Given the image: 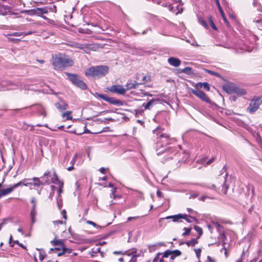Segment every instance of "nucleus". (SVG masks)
Instances as JSON below:
<instances>
[{
	"mask_svg": "<svg viewBox=\"0 0 262 262\" xmlns=\"http://www.w3.org/2000/svg\"><path fill=\"white\" fill-rule=\"evenodd\" d=\"M191 92L193 94L197 96L202 100L208 103H211V100H210L209 98L204 92L200 91L199 90L194 89H191Z\"/></svg>",
	"mask_w": 262,
	"mask_h": 262,
	"instance_id": "9",
	"label": "nucleus"
},
{
	"mask_svg": "<svg viewBox=\"0 0 262 262\" xmlns=\"http://www.w3.org/2000/svg\"><path fill=\"white\" fill-rule=\"evenodd\" d=\"M208 19L209 20V23H210V26H211V27L212 28V29L214 30H217V28L216 27V26H215V24L213 22V19L211 17V16L210 15H209L208 16Z\"/></svg>",
	"mask_w": 262,
	"mask_h": 262,
	"instance_id": "28",
	"label": "nucleus"
},
{
	"mask_svg": "<svg viewBox=\"0 0 262 262\" xmlns=\"http://www.w3.org/2000/svg\"><path fill=\"white\" fill-rule=\"evenodd\" d=\"M31 181V179H24L23 180H22L21 181H20V182H18L16 184H13V188H14L15 189L20 186H24V184H25V182L26 181Z\"/></svg>",
	"mask_w": 262,
	"mask_h": 262,
	"instance_id": "22",
	"label": "nucleus"
},
{
	"mask_svg": "<svg viewBox=\"0 0 262 262\" xmlns=\"http://www.w3.org/2000/svg\"><path fill=\"white\" fill-rule=\"evenodd\" d=\"M86 223L88 224H90V225H92L94 227H96V228H98V229L101 228V227L99 225H97L96 223H95L94 222H93L92 221H86Z\"/></svg>",
	"mask_w": 262,
	"mask_h": 262,
	"instance_id": "39",
	"label": "nucleus"
},
{
	"mask_svg": "<svg viewBox=\"0 0 262 262\" xmlns=\"http://www.w3.org/2000/svg\"><path fill=\"white\" fill-rule=\"evenodd\" d=\"M206 72L210 74H211V75H215L217 77H219L220 76V74L217 73H216V72H214L213 71H210V70H205Z\"/></svg>",
	"mask_w": 262,
	"mask_h": 262,
	"instance_id": "45",
	"label": "nucleus"
},
{
	"mask_svg": "<svg viewBox=\"0 0 262 262\" xmlns=\"http://www.w3.org/2000/svg\"><path fill=\"white\" fill-rule=\"evenodd\" d=\"M51 188H52V192L50 193V195H49V198L52 199L53 196V195H54V188H55V186L52 185L51 186Z\"/></svg>",
	"mask_w": 262,
	"mask_h": 262,
	"instance_id": "49",
	"label": "nucleus"
},
{
	"mask_svg": "<svg viewBox=\"0 0 262 262\" xmlns=\"http://www.w3.org/2000/svg\"><path fill=\"white\" fill-rule=\"evenodd\" d=\"M95 75L96 77L104 76L108 72V67L106 66H99L95 67Z\"/></svg>",
	"mask_w": 262,
	"mask_h": 262,
	"instance_id": "8",
	"label": "nucleus"
},
{
	"mask_svg": "<svg viewBox=\"0 0 262 262\" xmlns=\"http://www.w3.org/2000/svg\"><path fill=\"white\" fill-rule=\"evenodd\" d=\"M224 90L228 94L235 93L238 95L242 96L246 94V92L244 89H240L234 83H229L223 86Z\"/></svg>",
	"mask_w": 262,
	"mask_h": 262,
	"instance_id": "3",
	"label": "nucleus"
},
{
	"mask_svg": "<svg viewBox=\"0 0 262 262\" xmlns=\"http://www.w3.org/2000/svg\"><path fill=\"white\" fill-rule=\"evenodd\" d=\"M107 89L111 92L123 95L125 93V88L121 85H113L108 87Z\"/></svg>",
	"mask_w": 262,
	"mask_h": 262,
	"instance_id": "10",
	"label": "nucleus"
},
{
	"mask_svg": "<svg viewBox=\"0 0 262 262\" xmlns=\"http://www.w3.org/2000/svg\"><path fill=\"white\" fill-rule=\"evenodd\" d=\"M71 113V111H68L63 113L62 114V116L64 118H66L67 120H71L72 119V117L70 116Z\"/></svg>",
	"mask_w": 262,
	"mask_h": 262,
	"instance_id": "30",
	"label": "nucleus"
},
{
	"mask_svg": "<svg viewBox=\"0 0 262 262\" xmlns=\"http://www.w3.org/2000/svg\"><path fill=\"white\" fill-rule=\"evenodd\" d=\"M195 87L197 89V90L202 88H203V83L199 82V83H196L195 85Z\"/></svg>",
	"mask_w": 262,
	"mask_h": 262,
	"instance_id": "51",
	"label": "nucleus"
},
{
	"mask_svg": "<svg viewBox=\"0 0 262 262\" xmlns=\"http://www.w3.org/2000/svg\"><path fill=\"white\" fill-rule=\"evenodd\" d=\"M177 153L176 149L174 147H169L165 148L164 150L160 151L157 153L158 155L160 154H164L165 157H168L167 159H172L173 156L175 155Z\"/></svg>",
	"mask_w": 262,
	"mask_h": 262,
	"instance_id": "11",
	"label": "nucleus"
},
{
	"mask_svg": "<svg viewBox=\"0 0 262 262\" xmlns=\"http://www.w3.org/2000/svg\"><path fill=\"white\" fill-rule=\"evenodd\" d=\"M199 22L203 26H204L205 28H207L208 27V26H207V24L206 22V21L205 20H204L202 18H199Z\"/></svg>",
	"mask_w": 262,
	"mask_h": 262,
	"instance_id": "38",
	"label": "nucleus"
},
{
	"mask_svg": "<svg viewBox=\"0 0 262 262\" xmlns=\"http://www.w3.org/2000/svg\"><path fill=\"white\" fill-rule=\"evenodd\" d=\"M85 75L87 77H96L95 75V67H92L88 69L85 72Z\"/></svg>",
	"mask_w": 262,
	"mask_h": 262,
	"instance_id": "15",
	"label": "nucleus"
},
{
	"mask_svg": "<svg viewBox=\"0 0 262 262\" xmlns=\"http://www.w3.org/2000/svg\"><path fill=\"white\" fill-rule=\"evenodd\" d=\"M51 243L54 246H60L61 248L64 246L63 241L61 239L52 241Z\"/></svg>",
	"mask_w": 262,
	"mask_h": 262,
	"instance_id": "23",
	"label": "nucleus"
},
{
	"mask_svg": "<svg viewBox=\"0 0 262 262\" xmlns=\"http://www.w3.org/2000/svg\"><path fill=\"white\" fill-rule=\"evenodd\" d=\"M198 195H199V193H194L191 194H190V196H189V199H194V198H196Z\"/></svg>",
	"mask_w": 262,
	"mask_h": 262,
	"instance_id": "57",
	"label": "nucleus"
},
{
	"mask_svg": "<svg viewBox=\"0 0 262 262\" xmlns=\"http://www.w3.org/2000/svg\"><path fill=\"white\" fill-rule=\"evenodd\" d=\"M188 217H190V216L186 214H178L174 215L167 216L163 218H161L159 220V222H161V221L162 220L172 219V221L174 222H180L182 221V219H185L187 222L191 223V221L188 218ZM190 217H191L190 216Z\"/></svg>",
	"mask_w": 262,
	"mask_h": 262,
	"instance_id": "5",
	"label": "nucleus"
},
{
	"mask_svg": "<svg viewBox=\"0 0 262 262\" xmlns=\"http://www.w3.org/2000/svg\"><path fill=\"white\" fill-rule=\"evenodd\" d=\"M223 20H224V22L226 24V25H227V26H229V22L228 21V20H227V18H226V17L225 15L223 16Z\"/></svg>",
	"mask_w": 262,
	"mask_h": 262,
	"instance_id": "62",
	"label": "nucleus"
},
{
	"mask_svg": "<svg viewBox=\"0 0 262 262\" xmlns=\"http://www.w3.org/2000/svg\"><path fill=\"white\" fill-rule=\"evenodd\" d=\"M194 251H195L196 256L198 259H199V262H201L200 260V258L201 253V251H202L201 249H200V248L195 249Z\"/></svg>",
	"mask_w": 262,
	"mask_h": 262,
	"instance_id": "34",
	"label": "nucleus"
},
{
	"mask_svg": "<svg viewBox=\"0 0 262 262\" xmlns=\"http://www.w3.org/2000/svg\"><path fill=\"white\" fill-rule=\"evenodd\" d=\"M215 160V157H212L211 158L210 160H209L207 162H206V165H208L209 164H210L211 163H212Z\"/></svg>",
	"mask_w": 262,
	"mask_h": 262,
	"instance_id": "56",
	"label": "nucleus"
},
{
	"mask_svg": "<svg viewBox=\"0 0 262 262\" xmlns=\"http://www.w3.org/2000/svg\"><path fill=\"white\" fill-rule=\"evenodd\" d=\"M39 16L42 17L45 20L48 19V18L46 16L43 15V14H47L48 13L47 7H45L43 8H39Z\"/></svg>",
	"mask_w": 262,
	"mask_h": 262,
	"instance_id": "18",
	"label": "nucleus"
},
{
	"mask_svg": "<svg viewBox=\"0 0 262 262\" xmlns=\"http://www.w3.org/2000/svg\"><path fill=\"white\" fill-rule=\"evenodd\" d=\"M199 185L201 186H203V187H207L209 188H210V189H215V185L213 184L211 185V186H206L205 185H201V184H200Z\"/></svg>",
	"mask_w": 262,
	"mask_h": 262,
	"instance_id": "54",
	"label": "nucleus"
},
{
	"mask_svg": "<svg viewBox=\"0 0 262 262\" xmlns=\"http://www.w3.org/2000/svg\"><path fill=\"white\" fill-rule=\"evenodd\" d=\"M25 13L30 15H36L39 16V8H36L33 9L26 10Z\"/></svg>",
	"mask_w": 262,
	"mask_h": 262,
	"instance_id": "17",
	"label": "nucleus"
},
{
	"mask_svg": "<svg viewBox=\"0 0 262 262\" xmlns=\"http://www.w3.org/2000/svg\"><path fill=\"white\" fill-rule=\"evenodd\" d=\"M168 62L171 66L174 67H179L181 63V61L179 59L173 57L169 58L168 59Z\"/></svg>",
	"mask_w": 262,
	"mask_h": 262,
	"instance_id": "13",
	"label": "nucleus"
},
{
	"mask_svg": "<svg viewBox=\"0 0 262 262\" xmlns=\"http://www.w3.org/2000/svg\"><path fill=\"white\" fill-rule=\"evenodd\" d=\"M181 254V252L179 250H175L172 251V255L170 257L171 259H173L174 257L180 256Z\"/></svg>",
	"mask_w": 262,
	"mask_h": 262,
	"instance_id": "26",
	"label": "nucleus"
},
{
	"mask_svg": "<svg viewBox=\"0 0 262 262\" xmlns=\"http://www.w3.org/2000/svg\"><path fill=\"white\" fill-rule=\"evenodd\" d=\"M181 72L187 74H192V70L191 68L189 67H186L184 69H182L181 70Z\"/></svg>",
	"mask_w": 262,
	"mask_h": 262,
	"instance_id": "27",
	"label": "nucleus"
},
{
	"mask_svg": "<svg viewBox=\"0 0 262 262\" xmlns=\"http://www.w3.org/2000/svg\"><path fill=\"white\" fill-rule=\"evenodd\" d=\"M74 61L65 55L59 54L54 58L53 65L55 70H62L66 67L72 66Z\"/></svg>",
	"mask_w": 262,
	"mask_h": 262,
	"instance_id": "2",
	"label": "nucleus"
},
{
	"mask_svg": "<svg viewBox=\"0 0 262 262\" xmlns=\"http://www.w3.org/2000/svg\"><path fill=\"white\" fill-rule=\"evenodd\" d=\"M160 255V253L158 254L156 257L154 258L153 262H157L159 259V256Z\"/></svg>",
	"mask_w": 262,
	"mask_h": 262,
	"instance_id": "61",
	"label": "nucleus"
},
{
	"mask_svg": "<svg viewBox=\"0 0 262 262\" xmlns=\"http://www.w3.org/2000/svg\"><path fill=\"white\" fill-rule=\"evenodd\" d=\"M139 217V216H134V217L130 216V217H128L127 218V221H132L133 220H136V219H138Z\"/></svg>",
	"mask_w": 262,
	"mask_h": 262,
	"instance_id": "59",
	"label": "nucleus"
},
{
	"mask_svg": "<svg viewBox=\"0 0 262 262\" xmlns=\"http://www.w3.org/2000/svg\"><path fill=\"white\" fill-rule=\"evenodd\" d=\"M61 215H62V217L63 219H64L65 220H67V212H66V210L65 209H63L62 211H61Z\"/></svg>",
	"mask_w": 262,
	"mask_h": 262,
	"instance_id": "48",
	"label": "nucleus"
},
{
	"mask_svg": "<svg viewBox=\"0 0 262 262\" xmlns=\"http://www.w3.org/2000/svg\"><path fill=\"white\" fill-rule=\"evenodd\" d=\"M66 74L68 76V78L72 82V83L77 87L82 90L86 89L87 85L86 83L83 81L81 80L77 75L69 73H66Z\"/></svg>",
	"mask_w": 262,
	"mask_h": 262,
	"instance_id": "4",
	"label": "nucleus"
},
{
	"mask_svg": "<svg viewBox=\"0 0 262 262\" xmlns=\"http://www.w3.org/2000/svg\"><path fill=\"white\" fill-rule=\"evenodd\" d=\"M116 189V188L115 187V188H113V189L112 190L111 195H113V196L114 199L116 197V195H115Z\"/></svg>",
	"mask_w": 262,
	"mask_h": 262,
	"instance_id": "60",
	"label": "nucleus"
},
{
	"mask_svg": "<svg viewBox=\"0 0 262 262\" xmlns=\"http://www.w3.org/2000/svg\"><path fill=\"white\" fill-rule=\"evenodd\" d=\"M213 224L214 227H215L219 231H220V232L222 231L223 227L219 223L214 222L213 223Z\"/></svg>",
	"mask_w": 262,
	"mask_h": 262,
	"instance_id": "33",
	"label": "nucleus"
},
{
	"mask_svg": "<svg viewBox=\"0 0 262 262\" xmlns=\"http://www.w3.org/2000/svg\"><path fill=\"white\" fill-rule=\"evenodd\" d=\"M261 102V100L259 98L252 99L250 103L248 110L250 113H253L258 110Z\"/></svg>",
	"mask_w": 262,
	"mask_h": 262,
	"instance_id": "7",
	"label": "nucleus"
},
{
	"mask_svg": "<svg viewBox=\"0 0 262 262\" xmlns=\"http://www.w3.org/2000/svg\"><path fill=\"white\" fill-rule=\"evenodd\" d=\"M31 181L25 182L24 186H29L33 185L34 187H38L45 183H49V179L48 178H47V179L45 180L44 183L40 180V178L37 177H34L32 179H31Z\"/></svg>",
	"mask_w": 262,
	"mask_h": 262,
	"instance_id": "6",
	"label": "nucleus"
},
{
	"mask_svg": "<svg viewBox=\"0 0 262 262\" xmlns=\"http://www.w3.org/2000/svg\"><path fill=\"white\" fill-rule=\"evenodd\" d=\"M207 198H208V199H211V198L209 197V196H207V195H203V196H201V197L199 199V200H200V201H203V202H204V201H205V200H206Z\"/></svg>",
	"mask_w": 262,
	"mask_h": 262,
	"instance_id": "53",
	"label": "nucleus"
},
{
	"mask_svg": "<svg viewBox=\"0 0 262 262\" xmlns=\"http://www.w3.org/2000/svg\"><path fill=\"white\" fill-rule=\"evenodd\" d=\"M37 215L36 210V209H31V211L30 212V216L31 218V221L32 223H34L35 222V217Z\"/></svg>",
	"mask_w": 262,
	"mask_h": 262,
	"instance_id": "24",
	"label": "nucleus"
},
{
	"mask_svg": "<svg viewBox=\"0 0 262 262\" xmlns=\"http://www.w3.org/2000/svg\"><path fill=\"white\" fill-rule=\"evenodd\" d=\"M51 172L49 170L46 171L44 174L43 176L41 177V178H46V177L50 176V177Z\"/></svg>",
	"mask_w": 262,
	"mask_h": 262,
	"instance_id": "52",
	"label": "nucleus"
},
{
	"mask_svg": "<svg viewBox=\"0 0 262 262\" xmlns=\"http://www.w3.org/2000/svg\"><path fill=\"white\" fill-rule=\"evenodd\" d=\"M137 261V256L136 255H133L132 256L131 259L128 261V262H136Z\"/></svg>",
	"mask_w": 262,
	"mask_h": 262,
	"instance_id": "50",
	"label": "nucleus"
},
{
	"mask_svg": "<svg viewBox=\"0 0 262 262\" xmlns=\"http://www.w3.org/2000/svg\"><path fill=\"white\" fill-rule=\"evenodd\" d=\"M14 189L15 188H13V185H12L7 188L0 189V198L10 194L14 190Z\"/></svg>",
	"mask_w": 262,
	"mask_h": 262,
	"instance_id": "14",
	"label": "nucleus"
},
{
	"mask_svg": "<svg viewBox=\"0 0 262 262\" xmlns=\"http://www.w3.org/2000/svg\"><path fill=\"white\" fill-rule=\"evenodd\" d=\"M255 23H257V27L261 30H262V23L260 20H257L254 21Z\"/></svg>",
	"mask_w": 262,
	"mask_h": 262,
	"instance_id": "47",
	"label": "nucleus"
},
{
	"mask_svg": "<svg viewBox=\"0 0 262 262\" xmlns=\"http://www.w3.org/2000/svg\"><path fill=\"white\" fill-rule=\"evenodd\" d=\"M99 171L102 173H105V169L104 167H101L100 168Z\"/></svg>",
	"mask_w": 262,
	"mask_h": 262,
	"instance_id": "64",
	"label": "nucleus"
},
{
	"mask_svg": "<svg viewBox=\"0 0 262 262\" xmlns=\"http://www.w3.org/2000/svg\"><path fill=\"white\" fill-rule=\"evenodd\" d=\"M62 249L65 254L67 253L70 254L71 253V251H72L71 249L66 248L64 247V246L62 247Z\"/></svg>",
	"mask_w": 262,
	"mask_h": 262,
	"instance_id": "44",
	"label": "nucleus"
},
{
	"mask_svg": "<svg viewBox=\"0 0 262 262\" xmlns=\"http://www.w3.org/2000/svg\"><path fill=\"white\" fill-rule=\"evenodd\" d=\"M96 95L99 98H101L102 99L106 101V102H107L108 100L109 97H108L106 95H102V94H98V93H96Z\"/></svg>",
	"mask_w": 262,
	"mask_h": 262,
	"instance_id": "31",
	"label": "nucleus"
},
{
	"mask_svg": "<svg viewBox=\"0 0 262 262\" xmlns=\"http://www.w3.org/2000/svg\"><path fill=\"white\" fill-rule=\"evenodd\" d=\"M78 156V154H76L74 156V157H73V159H72V161H71V163L73 165L75 163V162H76V160H77V159Z\"/></svg>",
	"mask_w": 262,
	"mask_h": 262,
	"instance_id": "46",
	"label": "nucleus"
},
{
	"mask_svg": "<svg viewBox=\"0 0 262 262\" xmlns=\"http://www.w3.org/2000/svg\"><path fill=\"white\" fill-rule=\"evenodd\" d=\"M198 241L197 239L193 238L190 241L187 242L186 243V244L188 246H195V244H198Z\"/></svg>",
	"mask_w": 262,
	"mask_h": 262,
	"instance_id": "29",
	"label": "nucleus"
},
{
	"mask_svg": "<svg viewBox=\"0 0 262 262\" xmlns=\"http://www.w3.org/2000/svg\"><path fill=\"white\" fill-rule=\"evenodd\" d=\"M169 255H172V251L167 250L164 253L163 257H168Z\"/></svg>",
	"mask_w": 262,
	"mask_h": 262,
	"instance_id": "40",
	"label": "nucleus"
},
{
	"mask_svg": "<svg viewBox=\"0 0 262 262\" xmlns=\"http://www.w3.org/2000/svg\"><path fill=\"white\" fill-rule=\"evenodd\" d=\"M54 176L55 177V179H54L53 178L52 179V182L53 183L57 184L59 185V189L58 190V197H60V193L62 192V187L63 186V183L59 182V181L58 179L57 176L55 172L54 173Z\"/></svg>",
	"mask_w": 262,
	"mask_h": 262,
	"instance_id": "12",
	"label": "nucleus"
},
{
	"mask_svg": "<svg viewBox=\"0 0 262 262\" xmlns=\"http://www.w3.org/2000/svg\"><path fill=\"white\" fill-rule=\"evenodd\" d=\"M57 204L59 209H61L62 206V200L61 197L57 198Z\"/></svg>",
	"mask_w": 262,
	"mask_h": 262,
	"instance_id": "32",
	"label": "nucleus"
},
{
	"mask_svg": "<svg viewBox=\"0 0 262 262\" xmlns=\"http://www.w3.org/2000/svg\"><path fill=\"white\" fill-rule=\"evenodd\" d=\"M39 251V257L40 261H42L47 256L45 252L42 250L37 249Z\"/></svg>",
	"mask_w": 262,
	"mask_h": 262,
	"instance_id": "25",
	"label": "nucleus"
},
{
	"mask_svg": "<svg viewBox=\"0 0 262 262\" xmlns=\"http://www.w3.org/2000/svg\"><path fill=\"white\" fill-rule=\"evenodd\" d=\"M56 107L60 110H66L68 107V104L64 102H61V103H56L55 104Z\"/></svg>",
	"mask_w": 262,
	"mask_h": 262,
	"instance_id": "20",
	"label": "nucleus"
},
{
	"mask_svg": "<svg viewBox=\"0 0 262 262\" xmlns=\"http://www.w3.org/2000/svg\"><path fill=\"white\" fill-rule=\"evenodd\" d=\"M63 223H64L62 221H60V220H57V221H53V224L54 225L62 224Z\"/></svg>",
	"mask_w": 262,
	"mask_h": 262,
	"instance_id": "58",
	"label": "nucleus"
},
{
	"mask_svg": "<svg viewBox=\"0 0 262 262\" xmlns=\"http://www.w3.org/2000/svg\"><path fill=\"white\" fill-rule=\"evenodd\" d=\"M138 85H139V83L136 81H135L134 83H130L129 82H128L126 83V84L125 85V92L127 91H128L132 89H136Z\"/></svg>",
	"mask_w": 262,
	"mask_h": 262,
	"instance_id": "16",
	"label": "nucleus"
},
{
	"mask_svg": "<svg viewBox=\"0 0 262 262\" xmlns=\"http://www.w3.org/2000/svg\"><path fill=\"white\" fill-rule=\"evenodd\" d=\"M203 88L207 91H210V86L209 85V84L207 82L203 83Z\"/></svg>",
	"mask_w": 262,
	"mask_h": 262,
	"instance_id": "42",
	"label": "nucleus"
},
{
	"mask_svg": "<svg viewBox=\"0 0 262 262\" xmlns=\"http://www.w3.org/2000/svg\"><path fill=\"white\" fill-rule=\"evenodd\" d=\"M135 112H136V114H142L144 112V110L139 108V109L136 110Z\"/></svg>",
	"mask_w": 262,
	"mask_h": 262,
	"instance_id": "55",
	"label": "nucleus"
},
{
	"mask_svg": "<svg viewBox=\"0 0 262 262\" xmlns=\"http://www.w3.org/2000/svg\"><path fill=\"white\" fill-rule=\"evenodd\" d=\"M47 9L48 12H53L54 13L56 12V7L55 5H52L51 6H47Z\"/></svg>",
	"mask_w": 262,
	"mask_h": 262,
	"instance_id": "35",
	"label": "nucleus"
},
{
	"mask_svg": "<svg viewBox=\"0 0 262 262\" xmlns=\"http://www.w3.org/2000/svg\"><path fill=\"white\" fill-rule=\"evenodd\" d=\"M8 35L10 36H20L21 35H24V32H14L12 33L8 34Z\"/></svg>",
	"mask_w": 262,
	"mask_h": 262,
	"instance_id": "37",
	"label": "nucleus"
},
{
	"mask_svg": "<svg viewBox=\"0 0 262 262\" xmlns=\"http://www.w3.org/2000/svg\"><path fill=\"white\" fill-rule=\"evenodd\" d=\"M194 229L198 233V234H199V237L201 236L203 234V230L202 229V228L199 226H194Z\"/></svg>",
	"mask_w": 262,
	"mask_h": 262,
	"instance_id": "36",
	"label": "nucleus"
},
{
	"mask_svg": "<svg viewBox=\"0 0 262 262\" xmlns=\"http://www.w3.org/2000/svg\"><path fill=\"white\" fill-rule=\"evenodd\" d=\"M108 102L114 105H120L122 104L121 101L119 100L116 99L114 98L109 97Z\"/></svg>",
	"mask_w": 262,
	"mask_h": 262,
	"instance_id": "21",
	"label": "nucleus"
},
{
	"mask_svg": "<svg viewBox=\"0 0 262 262\" xmlns=\"http://www.w3.org/2000/svg\"><path fill=\"white\" fill-rule=\"evenodd\" d=\"M207 260L209 262H215V260L212 259L210 256H207Z\"/></svg>",
	"mask_w": 262,
	"mask_h": 262,
	"instance_id": "63",
	"label": "nucleus"
},
{
	"mask_svg": "<svg viewBox=\"0 0 262 262\" xmlns=\"http://www.w3.org/2000/svg\"><path fill=\"white\" fill-rule=\"evenodd\" d=\"M31 202L33 204L32 209H36L37 202H36L35 198H32Z\"/></svg>",
	"mask_w": 262,
	"mask_h": 262,
	"instance_id": "43",
	"label": "nucleus"
},
{
	"mask_svg": "<svg viewBox=\"0 0 262 262\" xmlns=\"http://www.w3.org/2000/svg\"><path fill=\"white\" fill-rule=\"evenodd\" d=\"M156 102V100L154 99H151L149 100L147 103H144L142 104V106L144 107V110H150L152 106H153L154 103Z\"/></svg>",
	"mask_w": 262,
	"mask_h": 262,
	"instance_id": "19",
	"label": "nucleus"
},
{
	"mask_svg": "<svg viewBox=\"0 0 262 262\" xmlns=\"http://www.w3.org/2000/svg\"><path fill=\"white\" fill-rule=\"evenodd\" d=\"M163 129L160 127H157L153 130L154 134L157 136V142L156 143V150L158 151L159 148L166 146L169 144L172 139L170 136L166 133H163Z\"/></svg>",
	"mask_w": 262,
	"mask_h": 262,
	"instance_id": "1",
	"label": "nucleus"
},
{
	"mask_svg": "<svg viewBox=\"0 0 262 262\" xmlns=\"http://www.w3.org/2000/svg\"><path fill=\"white\" fill-rule=\"evenodd\" d=\"M183 230L185 231V232L182 234V235L186 236L189 234V233L191 231V228H187L185 227Z\"/></svg>",
	"mask_w": 262,
	"mask_h": 262,
	"instance_id": "41",
	"label": "nucleus"
}]
</instances>
